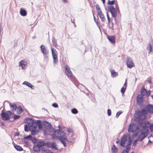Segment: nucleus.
<instances>
[{
	"label": "nucleus",
	"mask_w": 153,
	"mask_h": 153,
	"mask_svg": "<svg viewBox=\"0 0 153 153\" xmlns=\"http://www.w3.org/2000/svg\"><path fill=\"white\" fill-rule=\"evenodd\" d=\"M131 138L127 135H124L122 137L120 145L124 147L130 146L132 143Z\"/></svg>",
	"instance_id": "f03ea898"
},
{
	"label": "nucleus",
	"mask_w": 153,
	"mask_h": 153,
	"mask_svg": "<svg viewBox=\"0 0 153 153\" xmlns=\"http://www.w3.org/2000/svg\"><path fill=\"white\" fill-rule=\"evenodd\" d=\"M20 116L17 115H15L13 117V119L14 120H16L17 119L19 118Z\"/></svg>",
	"instance_id": "4c0bfd02"
},
{
	"label": "nucleus",
	"mask_w": 153,
	"mask_h": 153,
	"mask_svg": "<svg viewBox=\"0 0 153 153\" xmlns=\"http://www.w3.org/2000/svg\"><path fill=\"white\" fill-rule=\"evenodd\" d=\"M54 134L56 137L59 138L65 135V133L61 130H55Z\"/></svg>",
	"instance_id": "39448f33"
},
{
	"label": "nucleus",
	"mask_w": 153,
	"mask_h": 153,
	"mask_svg": "<svg viewBox=\"0 0 153 153\" xmlns=\"http://www.w3.org/2000/svg\"><path fill=\"white\" fill-rule=\"evenodd\" d=\"M25 68L22 67V69L23 70H24V68Z\"/></svg>",
	"instance_id": "bf43d9fd"
},
{
	"label": "nucleus",
	"mask_w": 153,
	"mask_h": 153,
	"mask_svg": "<svg viewBox=\"0 0 153 153\" xmlns=\"http://www.w3.org/2000/svg\"><path fill=\"white\" fill-rule=\"evenodd\" d=\"M94 20L95 22H96V23L97 24V25L98 27L99 28H100V24L99 23V22H98V21L96 20V19H95V17H94Z\"/></svg>",
	"instance_id": "58836bf2"
},
{
	"label": "nucleus",
	"mask_w": 153,
	"mask_h": 153,
	"mask_svg": "<svg viewBox=\"0 0 153 153\" xmlns=\"http://www.w3.org/2000/svg\"><path fill=\"white\" fill-rule=\"evenodd\" d=\"M37 145L40 148L45 145V143L43 141H39L38 142Z\"/></svg>",
	"instance_id": "393cba45"
},
{
	"label": "nucleus",
	"mask_w": 153,
	"mask_h": 153,
	"mask_svg": "<svg viewBox=\"0 0 153 153\" xmlns=\"http://www.w3.org/2000/svg\"><path fill=\"white\" fill-rule=\"evenodd\" d=\"M24 127L25 131H28V128L27 126V125H24Z\"/></svg>",
	"instance_id": "a19ab883"
},
{
	"label": "nucleus",
	"mask_w": 153,
	"mask_h": 153,
	"mask_svg": "<svg viewBox=\"0 0 153 153\" xmlns=\"http://www.w3.org/2000/svg\"><path fill=\"white\" fill-rule=\"evenodd\" d=\"M41 150L43 151H44L45 152V150H46V149H45V147H42L41 148Z\"/></svg>",
	"instance_id": "09e8293b"
},
{
	"label": "nucleus",
	"mask_w": 153,
	"mask_h": 153,
	"mask_svg": "<svg viewBox=\"0 0 153 153\" xmlns=\"http://www.w3.org/2000/svg\"><path fill=\"white\" fill-rule=\"evenodd\" d=\"M62 1L64 2H66V0H62Z\"/></svg>",
	"instance_id": "6e6d98bb"
},
{
	"label": "nucleus",
	"mask_w": 153,
	"mask_h": 153,
	"mask_svg": "<svg viewBox=\"0 0 153 153\" xmlns=\"http://www.w3.org/2000/svg\"><path fill=\"white\" fill-rule=\"evenodd\" d=\"M97 14L99 16L100 18L101 21L103 22H104L105 20V18L101 10H100V7L98 6V7H97Z\"/></svg>",
	"instance_id": "0eeeda50"
},
{
	"label": "nucleus",
	"mask_w": 153,
	"mask_h": 153,
	"mask_svg": "<svg viewBox=\"0 0 153 153\" xmlns=\"http://www.w3.org/2000/svg\"><path fill=\"white\" fill-rule=\"evenodd\" d=\"M131 153H134V152H132Z\"/></svg>",
	"instance_id": "052dcab7"
},
{
	"label": "nucleus",
	"mask_w": 153,
	"mask_h": 153,
	"mask_svg": "<svg viewBox=\"0 0 153 153\" xmlns=\"http://www.w3.org/2000/svg\"><path fill=\"white\" fill-rule=\"evenodd\" d=\"M103 3H105V0H102Z\"/></svg>",
	"instance_id": "5fc2aeb1"
},
{
	"label": "nucleus",
	"mask_w": 153,
	"mask_h": 153,
	"mask_svg": "<svg viewBox=\"0 0 153 153\" xmlns=\"http://www.w3.org/2000/svg\"><path fill=\"white\" fill-rule=\"evenodd\" d=\"M24 142L25 143V145L26 146H28L29 145L27 141H24Z\"/></svg>",
	"instance_id": "603ef678"
},
{
	"label": "nucleus",
	"mask_w": 153,
	"mask_h": 153,
	"mask_svg": "<svg viewBox=\"0 0 153 153\" xmlns=\"http://www.w3.org/2000/svg\"><path fill=\"white\" fill-rule=\"evenodd\" d=\"M141 94L143 96H144L146 94L147 91L144 87H143V88L141 89Z\"/></svg>",
	"instance_id": "a878e982"
},
{
	"label": "nucleus",
	"mask_w": 153,
	"mask_h": 153,
	"mask_svg": "<svg viewBox=\"0 0 153 153\" xmlns=\"http://www.w3.org/2000/svg\"><path fill=\"white\" fill-rule=\"evenodd\" d=\"M140 125L143 127V129L138 138V141L141 142L148 134L149 131L147 128L149 126L150 123L148 122L143 121L140 123Z\"/></svg>",
	"instance_id": "f257e3e1"
},
{
	"label": "nucleus",
	"mask_w": 153,
	"mask_h": 153,
	"mask_svg": "<svg viewBox=\"0 0 153 153\" xmlns=\"http://www.w3.org/2000/svg\"><path fill=\"white\" fill-rule=\"evenodd\" d=\"M32 137L31 135H29L25 137V139H30Z\"/></svg>",
	"instance_id": "49530a36"
},
{
	"label": "nucleus",
	"mask_w": 153,
	"mask_h": 153,
	"mask_svg": "<svg viewBox=\"0 0 153 153\" xmlns=\"http://www.w3.org/2000/svg\"><path fill=\"white\" fill-rule=\"evenodd\" d=\"M126 65L128 67H133L134 64L130 57H128L126 59Z\"/></svg>",
	"instance_id": "9d476101"
},
{
	"label": "nucleus",
	"mask_w": 153,
	"mask_h": 153,
	"mask_svg": "<svg viewBox=\"0 0 153 153\" xmlns=\"http://www.w3.org/2000/svg\"><path fill=\"white\" fill-rule=\"evenodd\" d=\"M107 38L112 44H115L116 37L115 36H107Z\"/></svg>",
	"instance_id": "9b49d317"
},
{
	"label": "nucleus",
	"mask_w": 153,
	"mask_h": 153,
	"mask_svg": "<svg viewBox=\"0 0 153 153\" xmlns=\"http://www.w3.org/2000/svg\"><path fill=\"white\" fill-rule=\"evenodd\" d=\"M14 146L16 149L18 151H22L23 150V148L20 146L17 145H15Z\"/></svg>",
	"instance_id": "c85d7f7f"
},
{
	"label": "nucleus",
	"mask_w": 153,
	"mask_h": 153,
	"mask_svg": "<svg viewBox=\"0 0 153 153\" xmlns=\"http://www.w3.org/2000/svg\"><path fill=\"white\" fill-rule=\"evenodd\" d=\"M111 151L112 153H117L118 152V149L116 147L115 145H114L112 147Z\"/></svg>",
	"instance_id": "4be33fe9"
},
{
	"label": "nucleus",
	"mask_w": 153,
	"mask_h": 153,
	"mask_svg": "<svg viewBox=\"0 0 153 153\" xmlns=\"http://www.w3.org/2000/svg\"><path fill=\"white\" fill-rule=\"evenodd\" d=\"M147 81L149 83H150V84H151V79H148V80H147Z\"/></svg>",
	"instance_id": "3c124183"
},
{
	"label": "nucleus",
	"mask_w": 153,
	"mask_h": 153,
	"mask_svg": "<svg viewBox=\"0 0 153 153\" xmlns=\"http://www.w3.org/2000/svg\"><path fill=\"white\" fill-rule=\"evenodd\" d=\"M27 124L29 130L31 132L32 134L35 135L38 133V131L37 130L38 123L32 120L30 122L28 123Z\"/></svg>",
	"instance_id": "7ed1b4c3"
},
{
	"label": "nucleus",
	"mask_w": 153,
	"mask_h": 153,
	"mask_svg": "<svg viewBox=\"0 0 153 153\" xmlns=\"http://www.w3.org/2000/svg\"><path fill=\"white\" fill-rule=\"evenodd\" d=\"M130 147H127L126 148V149L123 151L121 153H128V151L130 150Z\"/></svg>",
	"instance_id": "473e14b6"
},
{
	"label": "nucleus",
	"mask_w": 153,
	"mask_h": 153,
	"mask_svg": "<svg viewBox=\"0 0 153 153\" xmlns=\"http://www.w3.org/2000/svg\"><path fill=\"white\" fill-rule=\"evenodd\" d=\"M9 105L11 108V109L12 111H14L16 110L17 107L15 104H12L11 103H10Z\"/></svg>",
	"instance_id": "aec40b11"
},
{
	"label": "nucleus",
	"mask_w": 153,
	"mask_h": 153,
	"mask_svg": "<svg viewBox=\"0 0 153 153\" xmlns=\"http://www.w3.org/2000/svg\"><path fill=\"white\" fill-rule=\"evenodd\" d=\"M53 62L54 63H56L58 62L57 56H53Z\"/></svg>",
	"instance_id": "72a5a7b5"
},
{
	"label": "nucleus",
	"mask_w": 153,
	"mask_h": 153,
	"mask_svg": "<svg viewBox=\"0 0 153 153\" xmlns=\"http://www.w3.org/2000/svg\"><path fill=\"white\" fill-rule=\"evenodd\" d=\"M38 127L39 129H42V127L41 125H38Z\"/></svg>",
	"instance_id": "864d4df0"
},
{
	"label": "nucleus",
	"mask_w": 153,
	"mask_h": 153,
	"mask_svg": "<svg viewBox=\"0 0 153 153\" xmlns=\"http://www.w3.org/2000/svg\"><path fill=\"white\" fill-rule=\"evenodd\" d=\"M109 10L111 13L112 16L114 18H115L117 14L118 11L117 9L115 8L113 6H111L110 7Z\"/></svg>",
	"instance_id": "423d86ee"
},
{
	"label": "nucleus",
	"mask_w": 153,
	"mask_h": 153,
	"mask_svg": "<svg viewBox=\"0 0 153 153\" xmlns=\"http://www.w3.org/2000/svg\"><path fill=\"white\" fill-rule=\"evenodd\" d=\"M52 105L53 107L55 108H57L58 107V104L56 103H53Z\"/></svg>",
	"instance_id": "79ce46f5"
},
{
	"label": "nucleus",
	"mask_w": 153,
	"mask_h": 153,
	"mask_svg": "<svg viewBox=\"0 0 153 153\" xmlns=\"http://www.w3.org/2000/svg\"><path fill=\"white\" fill-rule=\"evenodd\" d=\"M138 113L139 115H140L139 116V119L141 118L143 120L145 119V115L147 113V111L146 110H143L139 112Z\"/></svg>",
	"instance_id": "1a4fd4ad"
},
{
	"label": "nucleus",
	"mask_w": 153,
	"mask_h": 153,
	"mask_svg": "<svg viewBox=\"0 0 153 153\" xmlns=\"http://www.w3.org/2000/svg\"><path fill=\"white\" fill-rule=\"evenodd\" d=\"M106 15L107 17L108 24H110V18L109 17V14L108 12H107L106 13Z\"/></svg>",
	"instance_id": "e433bc0d"
},
{
	"label": "nucleus",
	"mask_w": 153,
	"mask_h": 153,
	"mask_svg": "<svg viewBox=\"0 0 153 153\" xmlns=\"http://www.w3.org/2000/svg\"><path fill=\"white\" fill-rule=\"evenodd\" d=\"M107 113H108V115L109 116H111V110L109 109H108L107 111Z\"/></svg>",
	"instance_id": "a18cd8bd"
},
{
	"label": "nucleus",
	"mask_w": 153,
	"mask_h": 153,
	"mask_svg": "<svg viewBox=\"0 0 153 153\" xmlns=\"http://www.w3.org/2000/svg\"><path fill=\"white\" fill-rule=\"evenodd\" d=\"M126 84H127V79H126L125 82L122 88L121 89V91L123 94H124L126 88Z\"/></svg>",
	"instance_id": "dca6fc26"
},
{
	"label": "nucleus",
	"mask_w": 153,
	"mask_h": 153,
	"mask_svg": "<svg viewBox=\"0 0 153 153\" xmlns=\"http://www.w3.org/2000/svg\"><path fill=\"white\" fill-rule=\"evenodd\" d=\"M115 7L116 8H115L117 9V10L118 11V13H120V11L119 9V8L118 5V4H115Z\"/></svg>",
	"instance_id": "ea45409f"
},
{
	"label": "nucleus",
	"mask_w": 153,
	"mask_h": 153,
	"mask_svg": "<svg viewBox=\"0 0 153 153\" xmlns=\"http://www.w3.org/2000/svg\"><path fill=\"white\" fill-rule=\"evenodd\" d=\"M115 2L114 0L110 1L108 0V4H113Z\"/></svg>",
	"instance_id": "c9c22d12"
},
{
	"label": "nucleus",
	"mask_w": 153,
	"mask_h": 153,
	"mask_svg": "<svg viewBox=\"0 0 153 153\" xmlns=\"http://www.w3.org/2000/svg\"><path fill=\"white\" fill-rule=\"evenodd\" d=\"M51 50L53 56H57V53L56 50L51 48Z\"/></svg>",
	"instance_id": "bb28decb"
},
{
	"label": "nucleus",
	"mask_w": 153,
	"mask_h": 153,
	"mask_svg": "<svg viewBox=\"0 0 153 153\" xmlns=\"http://www.w3.org/2000/svg\"><path fill=\"white\" fill-rule=\"evenodd\" d=\"M45 152L46 153H53L52 151H51L50 150L48 149H46Z\"/></svg>",
	"instance_id": "37998d69"
},
{
	"label": "nucleus",
	"mask_w": 153,
	"mask_h": 153,
	"mask_svg": "<svg viewBox=\"0 0 153 153\" xmlns=\"http://www.w3.org/2000/svg\"><path fill=\"white\" fill-rule=\"evenodd\" d=\"M151 97H152V99L153 100V95L151 96Z\"/></svg>",
	"instance_id": "4d7b16f0"
},
{
	"label": "nucleus",
	"mask_w": 153,
	"mask_h": 153,
	"mask_svg": "<svg viewBox=\"0 0 153 153\" xmlns=\"http://www.w3.org/2000/svg\"><path fill=\"white\" fill-rule=\"evenodd\" d=\"M137 103H140L143 101V97L140 95H138L137 98Z\"/></svg>",
	"instance_id": "cd10ccee"
},
{
	"label": "nucleus",
	"mask_w": 153,
	"mask_h": 153,
	"mask_svg": "<svg viewBox=\"0 0 153 153\" xmlns=\"http://www.w3.org/2000/svg\"><path fill=\"white\" fill-rule=\"evenodd\" d=\"M11 112L10 111H8L7 112H4L3 111H1V114L2 119L4 120H7L10 119V116L11 114Z\"/></svg>",
	"instance_id": "20e7f679"
},
{
	"label": "nucleus",
	"mask_w": 153,
	"mask_h": 153,
	"mask_svg": "<svg viewBox=\"0 0 153 153\" xmlns=\"http://www.w3.org/2000/svg\"><path fill=\"white\" fill-rule=\"evenodd\" d=\"M151 137H153V136H151Z\"/></svg>",
	"instance_id": "e2e57ef3"
},
{
	"label": "nucleus",
	"mask_w": 153,
	"mask_h": 153,
	"mask_svg": "<svg viewBox=\"0 0 153 153\" xmlns=\"http://www.w3.org/2000/svg\"><path fill=\"white\" fill-rule=\"evenodd\" d=\"M147 109L149 112L153 113V105H148Z\"/></svg>",
	"instance_id": "412c9836"
},
{
	"label": "nucleus",
	"mask_w": 153,
	"mask_h": 153,
	"mask_svg": "<svg viewBox=\"0 0 153 153\" xmlns=\"http://www.w3.org/2000/svg\"><path fill=\"white\" fill-rule=\"evenodd\" d=\"M110 71L111 73V76L112 77H115L118 75V73L115 72L114 70H111Z\"/></svg>",
	"instance_id": "b1692460"
},
{
	"label": "nucleus",
	"mask_w": 153,
	"mask_h": 153,
	"mask_svg": "<svg viewBox=\"0 0 153 153\" xmlns=\"http://www.w3.org/2000/svg\"><path fill=\"white\" fill-rule=\"evenodd\" d=\"M65 72L68 76L70 77L72 76V73L69 68H65Z\"/></svg>",
	"instance_id": "ddd939ff"
},
{
	"label": "nucleus",
	"mask_w": 153,
	"mask_h": 153,
	"mask_svg": "<svg viewBox=\"0 0 153 153\" xmlns=\"http://www.w3.org/2000/svg\"><path fill=\"white\" fill-rule=\"evenodd\" d=\"M138 127L135 124H133L132 125L130 124L128 127V131L132 132H135L137 129Z\"/></svg>",
	"instance_id": "6e6552de"
},
{
	"label": "nucleus",
	"mask_w": 153,
	"mask_h": 153,
	"mask_svg": "<svg viewBox=\"0 0 153 153\" xmlns=\"http://www.w3.org/2000/svg\"><path fill=\"white\" fill-rule=\"evenodd\" d=\"M118 142H118V141H116V143H118Z\"/></svg>",
	"instance_id": "13d9d810"
},
{
	"label": "nucleus",
	"mask_w": 153,
	"mask_h": 153,
	"mask_svg": "<svg viewBox=\"0 0 153 153\" xmlns=\"http://www.w3.org/2000/svg\"><path fill=\"white\" fill-rule=\"evenodd\" d=\"M149 128L150 130H153V123L150 126Z\"/></svg>",
	"instance_id": "de8ad7c7"
},
{
	"label": "nucleus",
	"mask_w": 153,
	"mask_h": 153,
	"mask_svg": "<svg viewBox=\"0 0 153 153\" xmlns=\"http://www.w3.org/2000/svg\"><path fill=\"white\" fill-rule=\"evenodd\" d=\"M71 112L74 114H77L78 112V111L75 108H74L71 110Z\"/></svg>",
	"instance_id": "f704fd0d"
},
{
	"label": "nucleus",
	"mask_w": 153,
	"mask_h": 153,
	"mask_svg": "<svg viewBox=\"0 0 153 153\" xmlns=\"http://www.w3.org/2000/svg\"><path fill=\"white\" fill-rule=\"evenodd\" d=\"M17 114H20L22 111V109L20 106L16 108Z\"/></svg>",
	"instance_id": "2f4dec72"
},
{
	"label": "nucleus",
	"mask_w": 153,
	"mask_h": 153,
	"mask_svg": "<svg viewBox=\"0 0 153 153\" xmlns=\"http://www.w3.org/2000/svg\"><path fill=\"white\" fill-rule=\"evenodd\" d=\"M23 85H25L29 87L30 88L32 89H33V87H34V86H33L30 83L27 82V81H25L22 83Z\"/></svg>",
	"instance_id": "f3484780"
},
{
	"label": "nucleus",
	"mask_w": 153,
	"mask_h": 153,
	"mask_svg": "<svg viewBox=\"0 0 153 153\" xmlns=\"http://www.w3.org/2000/svg\"><path fill=\"white\" fill-rule=\"evenodd\" d=\"M52 42L53 46L54 47H56V46H57L56 41L55 38H54L52 39Z\"/></svg>",
	"instance_id": "c756f323"
},
{
	"label": "nucleus",
	"mask_w": 153,
	"mask_h": 153,
	"mask_svg": "<svg viewBox=\"0 0 153 153\" xmlns=\"http://www.w3.org/2000/svg\"><path fill=\"white\" fill-rule=\"evenodd\" d=\"M122 113V112L120 111L117 112L116 114V117H118Z\"/></svg>",
	"instance_id": "c03bdc74"
},
{
	"label": "nucleus",
	"mask_w": 153,
	"mask_h": 153,
	"mask_svg": "<svg viewBox=\"0 0 153 153\" xmlns=\"http://www.w3.org/2000/svg\"><path fill=\"white\" fill-rule=\"evenodd\" d=\"M17 45V43H16V45Z\"/></svg>",
	"instance_id": "680f3d73"
},
{
	"label": "nucleus",
	"mask_w": 153,
	"mask_h": 153,
	"mask_svg": "<svg viewBox=\"0 0 153 153\" xmlns=\"http://www.w3.org/2000/svg\"><path fill=\"white\" fill-rule=\"evenodd\" d=\"M40 147L37 145L36 146H34L33 148V150L37 152H40Z\"/></svg>",
	"instance_id": "5701e85b"
},
{
	"label": "nucleus",
	"mask_w": 153,
	"mask_h": 153,
	"mask_svg": "<svg viewBox=\"0 0 153 153\" xmlns=\"http://www.w3.org/2000/svg\"><path fill=\"white\" fill-rule=\"evenodd\" d=\"M147 49L148 52L149 53L151 51L152 49V47L150 43H149L148 46L147 47Z\"/></svg>",
	"instance_id": "7c9ffc66"
},
{
	"label": "nucleus",
	"mask_w": 153,
	"mask_h": 153,
	"mask_svg": "<svg viewBox=\"0 0 153 153\" xmlns=\"http://www.w3.org/2000/svg\"><path fill=\"white\" fill-rule=\"evenodd\" d=\"M27 62L25 60H22L20 62L19 64V66L21 67H25L27 66Z\"/></svg>",
	"instance_id": "4468645a"
},
{
	"label": "nucleus",
	"mask_w": 153,
	"mask_h": 153,
	"mask_svg": "<svg viewBox=\"0 0 153 153\" xmlns=\"http://www.w3.org/2000/svg\"><path fill=\"white\" fill-rule=\"evenodd\" d=\"M50 146L51 148L53 149L56 150H58V149L57 147L56 144L55 143H52L50 144Z\"/></svg>",
	"instance_id": "6ab92c4d"
},
{
	"label": "nucleus",
	"mask_w": 153,
	"mask_h": 153,
	"mask_svg": "<svg viewBox=\"0 0 153 153\" xmlns=\"http://www.w3.org/2000/svg\"><path fill=\"white\" fill-rule=\"evenodd\" d=\"M20 13L21 15L22 16H25L27 14L26 11L22 8L20 9Z\"/></svg>",
	"instance_id": "a211bd4d"
},
{
	"label": "nucleus",
	"mask_w": 153,
	"mask_h": 153,
	"mask_svg": "<svg viewBox=\"0 0 153 153\" xmlns=\"http://www.w3.org/2000/svg\"><path fill=\"white\" fill-rule=\"evenodd\" d=\"M138 140V139L137 140H136L135 141H134L133 143L134 145V146L137 144V142Z\"/></svg>",
	"instance_id": "8fccbe9b"
},
{
	"label": "nucleus",
	"mask_w": 153,
	"mask_h": 153,
	"mask_svg": "<svg viewBox=\"0 0 153 153\" xmlns=\"http://www.w3.org/2000/svg\"><path fill=\"white\" fill-rule=\"evenodd\" d=\"M59 139L63 144L64 146L66 147V143L68 141V140L65 137H63V136L60 137Z\"/></svg>",
	"instance_id": "f8f14e48"
},
{
	"label": "nucleus",
	"mask_w": 153,
	"mask_h": 153,
	"mask_svg": "<svg viewBox=\"0 0 153 153\" xmlns=\"http://www.w3.org/2000/svg\"><path fill=\"white\" fill-rule=\"evenodd\" d=\"M40 48L42 53L45 54H47L48 53V51H47L46 49L45 48L44 45H42L40 46Z\"/></svg>",
	"instance_id": "2eb2a0df"
}]
</instances>
